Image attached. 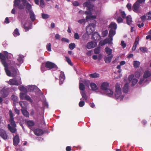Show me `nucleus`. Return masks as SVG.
I'll return each instance as SVG.
<instances>
[{
  "label": "nucleus",
  "mask_w": 151,
  "mask_h": 151,
  "mask_svg": "<svg viewBox=\"0 0 151 151\" xmlns=\"http://www.w3.org/2000/svg\"><path fill=\"white\" fill-rule=\"evenodd\" d=\"M9 115L10 119L9 122L10 124L7 125V127L10 131L12 133H15L17 131L16 128V124L14 120L13 114L11 110L9 111Z\"/></svg>",
  "instance_id": "1"
},
{
  "label": "nucleus",
  "mask_w": 151,
  "mask_h": 151,
  "mask_svg": "<svg viewBox=\"0 0 151 151\" xmlns=\"http://www.w3.org/2000/svg\"><path fill=\"white\" fill-rule=\"evenodd\" d=\"M122 89L120 84L117 83L115 86V98L116 99H120L121 101L123 100L124 96L122 95Z\"/></svg>",
  "instance_id": "2"
},
{
  "label": "nucleus",
  "mask_w": 151,
  "mask_h": 151,
  "mask_svg": "<svg viewBox=\"0 0 151 151\" xmlns=\"http://www.w3.org/2000/svg\"><path fill=\"white\" fill-rule=\"evenodd\" d=\"M22 3L20 4V0H14V6L15 7H17L19 9H23L24 8L26 0H22Z\"/></svg>",
  "instance_id": "3"
},
{
  "label": "nucleus",
  "mask_w": 151,
  "mask_h": 151,
  "mask_svg": "<svg viewBox=\"0 0 151 151\" xmlns=\"http://www.w3.org/2000/svg\"><path fill=\"white\" fill-rule=\"evenodd\" d=\"M116 34V30L110 29L109 31V39H106L104 41V42L106 43H110V42L113 40V37Z\"/></svg>",
  "instance_id": "4"
},
{
  "label": "nucleus",
  "mask_w": 151,
  "mask_h": 151,
  "mask_svg": "<svg viewBox=\"0 0 151 151\" xmlns=\"http://www.w3.org/2000/svg\"><path fill=\"white\" fill-rule=\"evenodd\" d=\"M96 24L94 23L89 24L86 27V32L88 34L92 33L95 30Z\"/></svg>",
  "instance_id": "5"
},
{
  "label": "nucleus",
  "mask_w": 151,
  "mask_h": 151,
  "mask_svg": "<svg viewBox=\"0 0 151 151\" xmlns=\"http://www.w3.org/2000/svg\"><path fill=\"white\" fill-rule=\"evenodd\" d=\"M45 67L49 70H50L52 68H55L56 70L57 69V66L54 63L49 61H47L45 63Z\"/></svg>",
  "instance_id": "6"
},
{
  "label": "nucleus",
  "mask_w": 151,
  "mask_h": 151,
  "mask_svg": "<svg viewBox=\"0 0 151 151\" xmlns=\"http://www.w3.org/2000/svg\"><path fill=\"white\" fill-rule=\"evenodd\" d=\"M9 88L6 87L3 88L1 90V93L2 96L3 98H6L9 94Z\"/></svg>",
  "instance_id": "7"
},
{
  "label": "nucleus",
  "mask_w": 151,
  "mask_h": 151,
  "mask_svg": "<svg viewBox=\"0 0 151 151\" xmlns=\"http://www.w3.org/2000/svg\"><path fill=\"white\" fill-rule=\"evenodd\" d=\"M85 13L86 15V19H95L96 18L95 16L92 15V14L91 11H86L85 12Z\"/></svg>",
  "instance_id": "8"
},
{
  "label": "nucleus",
  "mask_w": 151,
  "mask_h": 151,
  "mask_svg": "<svg viewBox=\"0 0 151 151\" xmlns=\"http://www.w3.org/2000/svg\"><path fill=\"white\" fill-rule=\"evenodd\" d=\"M140 6V4L137 2H136L133 4L132 7L133 10L135 12L138 13L139 12V9Z\"/></svg>",
  "instance_id": "9"
},
{
  "label": "nucleus",
  "mask_w": 151,
  "mask_h": 151,
  "mask_svg": "<svg viewBox=\"0 0 151 151\" xmlns=\"http://www.w3.org/2000/svg\"><path fill=\"white\" fill-rule=\"evenodd\" d=\"M109 83L107 82H104L101 83L100 86V88L103 91L107 90L109 88Z\"/></svg>",
  "instance_id": "10"
},
{
  "label": "nucleus",
  "mask_w": 151,
  "mask_h": 151,
  "mask_svg": "<svg viewBox=\"0 0 151 151\" xmlns=\"http://www.w3.org/2000/svg\"><path fill=\"white\" fill-rule=\"evenodd\" d=\"M34 134L36 136H39L43 135L44 134L43 131L42 129L37 128L33 131Z\"/></svg>",
  "instance_id": "11"
},
{
  "label": "nucleus",
  "mask_w": 151,
  "mask_h": 151,
  "mask_svg": "<svg viewBox=\"0 0 151 151\" xmlns=\"http://www.w3.org/2000/svg\"><path fill=\"white\" fill-rule=\"evenodd\" d=\"M0 136L4 139H7L8 137L6 131L1 128H0Z\"/></svg>",
  "instance_id": "12"
},
{
  "label": "nucleus",
  "mask_w": 151,
  "mask_h": 151,
  "mask_svg": "<svg viewBox=\"0 0 151 151\" xmlns=\"http://www.w3.org/2000/svg\"><path fill=\"white\" fill-rule=\"evenodd\" d=\"M19 142V138L18 134L16 135L13 138V145L17 146Z\"/></svg>",
  "instance_id": "13"
},
{
  "label": "nucleus",
  "mask_w": 151,
  "mask_h": 151,
  "mask_svg": "<svg viewBox=\"0 0 151 151\" xmlns=\"http://www.w3.org/2000/svg\"><path fill=\"white\" fill-rule=\"evenodd\" d=\"M96 43L93 41H91L88 42L86 45V47L88 49L94 48L96 46Z\"/></svg>",
  "instance_id": "14"
},
{
  "label": "nucleus",
  "mask_w": 151,
  "mask_h": 151,
  "mask_svg": "<svg viewBox=\"0 0 151 151\" xmlns=\"http://www.w3.org/2000/svg\"><path fill=\"white\" fill-rule=\"evenodd\" d=\"M113 56V55H108L107 56H105L104 58L105 63H110L111 62Z\"/></svg>",
  "instance_id": "15"
},
{
  "label": "nucleus",
  "mask_w": 151,
  "mask_h": 151,
  "mask_svg": "<svg viewBox=\"0 0 151 151\" xmlns=\"http://www.w3.org/2000/svg\"><path fill=\"white\" fill-rule=\"evenodd\" d=\"M8 83L12 86H18L19 85L16 80L13 79H10L8 82Z\"/></svg>",
  "instance_id": "16"
},
{
  "label": "nucleus",
  "mask_w": 151,
  "mask_h": 151,
  "mask_svg": "<svg viewBox=\"0 0 151 151\" xmlns=\"http://www.w3.org/2000/svg\"><path fill=\"white\" fill-rule=\"evenodd\" d=\"M6 58L2 53H0V59L3 65H4L7 63L6 61Z\"/></svg>",
  "instance_id": "17"
},
{
  "label": "nucleus",
  "mask_w": 151,
  "mask_h": 151,
  "mask_svg": "<svg viewBox=\"0 0 151 151\" xmlns=\"http://www.w3.org/2000/svg\"><path fill=\"white\" fill-rule=\"evenodd\" d=\"M92 38L95 41L99 40L100 36L97 32H94L92 35Z\"/></svg>",
  "instance_id": "18"
},
{
  "label": "nucleus",
  "mask_w": 151,
  "mask_h": 151,
  "mask_svg": "<svg viewBox=\"0 0 151 151\" xmlns=\"http://www.w3.org/2000/svg\"><path fill=\"white\" fill-rule=\"evenodd\" d=\"M65 78V77L64 73L63 72H61L59 78V83L61 85L63 83Z\"/></svg>",
  "instance_id": "19"
},
{
  "label": "nucleus",
  "mask_w": 151,
  "mask_h": 151,
  "mask_svg": "<svg viewBox=\"0 0 151 151\" xmlns=\"http://www.w3.org/2000/svg\"><path fill=\"white\" fill-rule=\"evenodd\" d=\"M117 24L114 22H112L109 25V28H110V29L116 30L117 29Z\"/></svg>",
  "instance_id": "20"
},
{
  "label": "nucleus",
  "mask_w": 151,
  "mask_h": 151,
  "mask_svg": "<svg viewBox=\"0 0 151 151\" xmlns=\"http://www.w3.org/2000/svg\"><path fill=\"white\" fill-rule=\"evenodd\" d=\"M4 67V69L7 75L9 76H11V73L10 71L8 70V64L3 65Z\"/></svg>",
  "instance_id": "21"
},
{
  "label": "nucleus",
  "mask_w": 151,
  "mask_h": 151,
  "mask_svg": "<svg viewBox=\"0 0 151 151\" xmlns=\"http://www.w3.org/2000/svg\"><path fill=\"white\" fill-rule=\"evenodd\" d=\"M30 18L32 22H34L35 19V15L33 11L29 12Z\"/></svg>",
  "instance_id": "22"
},
{
  "label": "nucleus",
  "mask_w": 151,
  "mask_h": 151,
  "mask_svg": "<svg viewBox=\"0 0 151 151\" xmlns=\"http://www.w3.org/2000/svg\"><path fill=\"white\" fill-rule=\"evenodd\" d=\"M26 8L27 9V10H26L27 13L28 12H29L30 11H32V5L29 3H26Z\"/></svg>",
  "instance_id": "23"
},
{
  "label": "nucleus",
  "mask_w": 151,
  "mask_h": 151,
  "mask_svg": "<svg viewBox=\"0 0 151 151\" xmlns=\"http://www.w3.org/2000/svg\"><path fill=\"white\" fill-rule=\"evenodd\" d=\"M129 84L128 83H126L124 85L123 88V92L125 93H127L128 92L129 90Z\"/></svg>",
  "instance_id": "24"
},
{
  "label": "nucleus",
  "mask_w": 151,
  "mask_h": 151,
  "mask_svg": "<svg viewBox=\"0 0 151 151\" xmlns=\"http://www.w3.org/2000/svg\"><path fill=\"white\" fill-rule=\"evenodd\" d=\"M105 91H106L105 92L109 96H110L113 94L114 92L111 89L108 88L107 90Z\"/></svg>",
  "instance_id": "25"
},
{
  "label": "nucleus",
  "mask_w": 151,
  "mask_h": 151,
  "mask_svg": "<svg viewBox=\"0 0 151 151\" xmlns=\"http://www.w3.org/2000/svg\"><path fill=\"white\" fill-rule=\"evenodd\" d=\"M127 23L129 25L132 24V18L130 15H128L126 17Z\"/></svg>",
  "instance_id": "26"
},
{
  "label": "nucleus",
  "mask_w": 151,
  "mask_h": 151,
  "mask_svg": "<svg viewBox=\"0 0 151 151\" xmlns=\"http://www.w3.org/2000/svg\"><path fill=\"white\" fill-rule=\"evenodd\" d=\"M90 86L92 90L96 91L98 90L97 86L95 83H91L90 84Z\"/></svg>",
  "instance_id": "27"
},
{
  "label": "nucleus",
  "mask_w": 151,
  "mask_h": 151,
  "mask_svg": "<svg viewBox=\"0 0 151 151\" xmlns=\"http://www.w3.org/2000/svg\"><path fill=\"white\" fill-rule=\"evenodd\" d=\"M9 68L12 72V74L13 76H15V75H16L17 74V70L13 66H11L9 67Z\"/></svg>",
  "instance_id": "28"
},
{
  "label": "nucleus",
  "mask_w": 151,
  "mask_h": 151,
  "mask_svg": "<svg viewBox=\"0 0 151 151\" xmlns=\"http://www.w3.org/2000/svg\"><path fill=\"white\" fill-rule=\"evenodd\" d=\"M22 112L23 114L27 117H29V114L28 112L26 109H22Z\"/></svg>",
  "instance_id": "29"
},
{
  "label": "nucleus",
  "mask_w": 151,
  "mask_h": 151,
  "mask_svg": "<svg viewBox=\"0 0 151 151\" xmlns=\"http://www.w3.org/2000/svg\"><path fill=\"white\" fill-rule=\"evenodd\" d=\"M105 50L106 52V53L107 54H108V55H112V50L109 47H106L105 48Z\"/></svg>",
  "instance_id": "30"
},
{
  "label": "nucleus",
  "mask_w": 151,
  "mask_h": 151,
  "mask_svg": "<svg viewBox=\"0 0 151 151\" xmlns=\"http://www.w3.org/2000/svg\"><path fill=\"white\" fill-rule=\"evenodd\" d=\"M150 76V73L149 71L145 72L143 75V77L145 78H147Z\"/></svg>",
  "instance_id": "31"
},
{
  "label": "nucleus",
  "mask_w": 151,
  "mask_h": 151,
  "mask_svg": "<svg viewBox=\"0 0 151 151\" xmlns=\"http://www.w3.org/2000/svg\"><path fill=\"white\" fill-rule=\"evenodd\" d=\"M91 34H88L87 33H84L82 36V39L84 40H87L88 39L89 35Z\"/></svg>",
  "instance_id": "32"
},
{
  "label": "nucleus",
  "mask_w": 151,
  "mask_h": 151,
  "mask_svg": "<svg viewBox=\"0 0 151 151\" xmlns=\"http://www.w3.org/2000/svg\"><path fill=\"white\" fill-rule=\"evenodd\" d=\"M83 5L84 6L88 8V9H90L92 7V6L89 2H86L83 3Z\"/></svg>",
  "instance_id": "33"
},
{
  "label": "nucleus",
  "mask_w": 151,
  "mask_h": 151,
  "mask_svg": "<svg viewBox=\"0 0 151 151\" xmlns=\"http://www.w3.org/2000/svg\"><path fill=\"white\" fill-rule=\"evenodd\" d=\"M89 76L93 78H96L99 77V75L96 73H93L90 74Z\"/></svg>",
  "instance_id": "34"
},
{
  "label": "nucleus",
  "mask_w": 151,
  "mask_h": 151,
  "mask_svg": "<svg viewBox=\"0 0 151 151\" xmlns=\"http://www.w3.org/2000/svg\"><path fill=\"white\" fill-rule=\"evenodd\" d=\"M79 88L81 91H84L85 89V86L82 83H80L79 84Z\"/></svg>",
  "instance_id": "35"
},
{
  "label": "nucleus",
  "mask_w": 151,
  "mask_h": 151,
  "mask_svg": "<svg viewBox=\"0 0 151 151\" xmlns=\"http://www.w3.org/2000/svg\"><path fill=\"white\" fill-rule=\"evenodd\" d=\"M27 124L28 127H32L35 125L34 122L32 121L28 120L27 121Z\"/></svg>",
  "instance_id": "36"
},
{
  "label": "nucleus",
  "mask_w": 151,
  "mask_h": 151,
  "mask_svg": "<svg viewBox=\"0 0 151 151\" xmlns=\"http://www.w3.org/2000/svg\"><path fill=\"white\" fill-rule=\"evenodd\" d=\"M13 34L14 36L16 37L20 35L19 30L17 28H16L13 32Z\"/></svg>",
  "instance_id": "37"
},
{
  "label": "nucleus",
  "mask_w": 151,
  "mask_h": 151,
  "mask_svg": "<svg viewBox=\"0 0 151 151\" xmlns=\"http://www.w3.org/2000/svg\"><path fill=\"white\" fill-rule=\"evenodd\" d=\"M140 64V62L138 61H134V62L133 65L135 68H138Z\"/></svg>",
  "instance_id": "38"
},
{
  "label": "nucleus",
  "mask_w": 151,
  "mask_h": 151,
  "mask_svg": "<svg viewBox=\"0 0 151 151\" xmlns=\"http://www.w3.org/2000/svg\"><path fill=\"white\" fill-rule=\"evenodd\" d=\"M26 95V93H21L19 94L20 98L21 99H24Z\"/></svg>",
  "instance_id": "39"
},
{
  "label": "nucleus",
  "mask_w": 151,
  "mask_h": 151,
  "mask_svg": "<svg viewBox=\"0 0 151 151\" xmlns=\"http://www.w3.org/2000/svg\"><path fill=\"white\" fill-rule=\"evenodd\" d=\"M81 93L82 96V98H83L85 100H86L87 99V97L86 95L85 91H82L81 92Z\"/></svg>",
  "instance_id": "40"
},
{
  "label": "nucleus",
  "mask_w": 151,
  "mask_h": 151,
  "mask_svg": "<svg viewBox=\"0 0 151 151\" xmlns=\"http://www.w3.org/2000/svg\"><path fill=\"white\" fill-rule=\"evenodd\" d=\"M108 31L107 30L103 31L102 32V36L104 37L106 36L108 34Z\"/></svg>",
  "instance_id": "41"
},
{
  "label": "nucleus",
  "mask_w": 151,
  "mask_h": 151,
  "mask_svg": "<svg viewBox=\"0 0 151 151\" xmlns=\"http://www.w3.org/2000/svg\"><path fill=\"white\" fill-rule=\"evenodd\" d=\"M11 98L15 102V103L17 102V101L18 99V97L17 96L14 95L12 96Z\"/></svg>",
  "instance_id": "42"
},
{
  "label": "nucleus",
  "mask_w": 151,
  "mask_h": 151,
  "mask_svg": "<svg viewBox=\"0 0 151 151\" xmlns=\"http://www.w3.org/2000/svg\"><path fill=\"white\" fill-rule=\"evenodd\" d=\"M76 47V45L74 43H71L69 44V47L71 50L73 49Z\"/></svg>",
  "instance_id": "43"
},
{
  "label": "nucleus",
  "mask_w": 151,
  "mask_h": 151,
  "mask_svg": "<svg viewBox=\"0 0 151 151\" xmlns=\"http://www.w3.org/2000/svg\"><path fill=\"white\" fill-rule=\"evenodd\" d=\"M100 48L99 47H97L94 50V52L96 54H98L100 52Z\"/></svg>",
  "instance_id": "44"
},
{
  "label": "nucleus",
  "mask_w": 151,
  "mask_h": 151,
  "mask_svg": "<svg viewBox=\"0 0 151 151\" xmlns=\"http://www.w3.org/2000/svg\"><path fill=\"white\" fill-rule=\"evenodd\" d=\"M65 58L66 59V61L68 62V63L70 65L72 66L73 64L71 62V60L70 58L67 56L65 57Z\"/></svg>",
  "instance_id": "45"
},
{
  "label": "nucleus",
  "mask_w": 151,
  "mask_h": 151,
  "mask_svg": "<svg viewBox=\"0 0 151 151\" xmlns=\"http://www.w3.org/2000/svg\"><path fill=\"white\" fill-rule=\"evenodd\" d=\"M45 63H43L42 64L41 66V70L42 72H44L46 70L45 68Z\"/></svg>",
  "instance_id": "46"
},
{
  "label": "nucleus",
  "mask_w": 151,
  "mask_h": 151,
  "mask_svg": "<svg viewBox=\"0 0 151 151\" xmlns=\"http://www.w3.org/2000/svg\"><path fill=\"white\" fill-rule=\"evenodd\" d=\"M51 44L50 43H49L47 44V45H46V47L47 50L49 52H50L51 51Z\"/></svg>",
  "instance_id": "47"
},
{
  "label": "nucleus",
  "mask_w": 151,
  "mask_h": 151,
  "mask_svg": "<svg viewBox=\"0 0 151 151\" xmlns=\"http://www.w3.org/2000/svg\"><path fill=\"white\" fill-rule=\"evenodd\" d=\"M139 40V38L138 37H137L135 39L134 45L133 46H134L136 47L137 45L138 44Z\"/></svg>",
  "instance_id": "48"
},
{
  "label": "nucleus",
  "mask_w": 151,
  "mask_h": 151,
  "mask_svg": "<svg viewBox=\"0 0 151 151\" xmlns=\"http://www.w3.org/2000/svg\"><path fill=\"white\" fill-rule=\"evenodd\" d=\"M42 17L43 19H46L48 18L49 17V15L43 13L42 14Z\"/></svg>",
  "instance_id": "49"
},
{
  "label": "nucleus",
  "mask_w": 151,
  "mask_h": 151,
  "mask_svg": "<svg viewBox=\"0 0 151 151\" xmlns=\"http://www.w3.org/2000/svg\"><path fill=\"white\" fill-rule=\"evenodd\" d=\"M28 91H32L34 90V87L33 86L29 85L27 87Z\"/></svg>",
  "instance_id": "50"
},
{
  "label": "nucleus",
  "mask_w": 151,
  "mask_h": 151,
  "mask_svg": "<svg viewBox=\"0 0 151 151\" xmlns=\"http://www.w3.org/2000/svg\"><path fill=\"white\" fill-rule=\"evenodd\" d=\"M138 80L136 78L133 79L132 82V86H134L137 82Z\"/></svg>",
  "instance_id": "51"
},
{
  "label": "nucleus",
  "mask_w": 151,
  "mask_h": 151,
  "mask_svg": "<svg viewBox=\"0 0 151 151\" xmlns=\"http://www.w3.org/2000/svg\"><path fill=\"white\" fill-rule=\"evenodd\" d=\"M24 100L30 101L31 102H32V100L31 99L30 97L29 96L27 95V94L25 96Z\"/></svg>",
  "instance_id": "52"
},
{
  "label": "nucleus",
  "mask_w": 151,
  "mask_h": 151,
  "mask_svg": "<svg viewBox=\"0 0 151 151\" xmlns=\"http://www.w3.org/2000/svg\"><path fill=\"white\" fill-rule=\"evenodd\" d=\"M120 15L122 18L124 19L126 17V14L124 11H122L120 13Z\"/></svg>",
  "instance_id": "53"
},
{
  "label": "nucleus",
  "mask_w": 151,
  "mask_h": 151,
  "mask_svg": "<svg viewBox=\"0 0 151 151\" xmlns=\"http://www.w3.org/2000/svg\"><path fill=\"white\" fill-rule=\"evenodd\" d=\"M141 19L142 21H144L145 20L147 19V17L146 14L145 15L142 16L141 17Z\"/></svg>",
  "instance_id": "54"
},
{
  "label": "nucleus",
  "mask_w": 151,
  "mask_h": 151,
  "mask_svg": "<svg viewBox=\"0 0 151 151\" xmlns=\"http://www.w3.org/2000/svg\"><path fill=\"white\" fill-rule=\"evenodd\" d=\"M40 6L42 7L43 8L45 6V2L43 0H40Z\"/></svg>",
  "instance_id": "55"
},
{
  "label": "nucleus",
  "mask_w": 151,
  "mask_h": 151,
  "mask_svg": "<svg viewBox=\"0 0 151 151\" xmlns=\"http://www.w3.org/2000/svg\"><path fill=\"white\" fill-rule=\"evenodd\" d=\"M123 21V20L120 17H119L117 19V22L118 23L122 22Z\"/></svg>",
  "instance_id": "56"
},
{
  "label": "nucleus",
  "mask_w": 151,
  "mask_h": 151,
  "mask_svg": "<svg viewBox=\"0 0 151 151\" xmlns=\"http://www.w3.org/2000/svg\"><path fill=\"white\" fill-rule=\"evenodd\" d=\"M85 104V102L83 101H80L79 103V106L80 107L83 106Z\"/></svg>",
  "instance_id": "57"
},
{
  "label": "nucleus",
  "mask_w": 151,
  "mask_h": 151,
  "mask_svg": "<svg viewBox=\"0 0 151 151\" xmlns=\"http://www.w3.org/2000/svg\"><path fill=\"white\" fill-rule=\"evenodd\" d=\"M74 38L77 40H79L80 38L78 34L77 33H75L74 35Z\"/></svg>",
  "instance_id": "58"
},
{
  "label": "nucleus",
  "mask_w": 151,
  "mask_h": 151,
  "mask_svg": "<svg viewBox=\"0 0 151 151\" xmlns=\"http://www.w3.org/2000/svg\"><path fill=\"white\" fill-rule=\"evenodd\" d=\"M61 41L62 42H64L68 43L69 42V41L68 39L64 37L63 38L61 39Z\"/></svg>",
  "instance_id": "59"
},
{
  "label": "nucleus",
  "mask_w": 151,
  "mask_h": 151,
  "mask_svg": "<svg viewBox=\"0 0 151 151\" xmlns=\"http://www.w3.org/2000/svg\"><path fill=\"white\" fill-rule=\"evenodd\" d=\"M127 8L129 11H130L131 9V4L129 3H128L126 6Z\"/></svg>",
  "instance_id": "60"
},
{
  "label": "nucleus",
  "mask_w": 151,
  "mask_h": 151,
  "mask_svg": "<svg viewBox=\"0 0 151 151\" xmlns=\"http://www.w3.org/2000/svg\"><path fill=\"white\" fill-rule=\"evenodd\" d=\"M19 88L21 91H24L26 89L23 86L19 87Z\"/></svg>",
  "instance_id": "61"
},
{
  "label": "nucleus",
  "mask_w": 151,
  "mask_h": 151,
  "mask_svg": "<svg viewBox=\"0 0 151 151\" xmlns=\"http://www.w3.org/2000/svg\"><path fill=\"white\" fill-rule=\"evenodd\" d=\"M146 15L147 17V19L151 20V13H150V12H149L148 14H146Z\"/></svg>",
  "instance_id": "62"
},
{
  "label": "nucleus",
  "mask_w": 151,
  "mask_h": 151,
  "mask_svg": "<svg viewBox=\"0 0 151 151\" xmlns=\"http://www.w3.org/2000/svg\"><path fill=\"white\" fill-rule=\"evenodd\" d=\"M25 102L23 101H20L19 102V104L21 106L22 108H24V103Z\"/></svg>",
  "instance_id": "63"
},
{
  "label": "nucleus",
  "mask_w": 151,
  "mask_h": 151,
  "mask_svg": "<svg viewBox=\"0 0 151 151\" xmlns=\"http://www.w3.org/2000/svg\"><path fill=\"white\" fill-rule=\"evenodd\" d=\"M121 45L123 48H125L126 46V44L125 43L124 41H123L121 42Z\"/></svg>",
  "instance_id": "64"
}]
</instances>
